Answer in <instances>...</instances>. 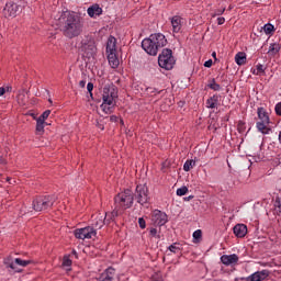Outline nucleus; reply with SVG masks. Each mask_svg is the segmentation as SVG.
<instances>
[{
    "mask_svg": "<svg viewBox=\"0 0 281 281\" xmlns=\"http://www.w3.org/2000/svg\"><path fill=\"white\" fill-rule=\"evenodd\" d=\"M85 22L80 15L68 13L61 18L60 32L66 38H76L82 34Z\"/></svg>",
    "mask_w": 281,
    "mask_h": 281,
    "instance_id": "f257e3e1",
    "label": "nucleus"
},
{
    "mask_svg": "<svg viewBox=\"0 0 281 281\" xmlns=\"http://www.w3.org/2000/svg\"><path fill=\"white\" fill-rule=\"evenodd\" d=\"M166 45H168V40H166V35L161 33L151 34L142 42L144 52L149 56H157L159 49H161V47H166Z\"/></svg>",
    "mask_w": 281,
    "mask_h": 281,
    "instance_id": "f03ea898",
    "label": "nucleus"
},
{
    "mask_svg": "<svg viewBox=\"0 0 281 281\" xmlns=\"http://www.w3.org/2000/svg\"><path fill=\"white\" fill-rule=\"evenodd\" d=\"M133 201H135V195L131 189H126L114 196L113 216H121L125 210L133 207Z\"/></svg>",
    "mask_w": 281,
    "mask_h": 281,
    "instance_id": "7ed1b4c3",
    "label": "nucleus"
},
{
    "mask_svg": "<svg viewBox=\"0 0 281 281\" xmlns=\"http://www.w3.org/2000/svg\"><path fill=\"white\" fill-rule=\"evenodd\" d=\"M102 104L101 109L103 113L106 115H110V113H113V109H115V100H117V89L115 87H104L103 88V94H102Z\"/></svg>",
    "mask_w": 281,
    "mask_h": 281,
    "instance_id": "20e7f679",
    "label": "nucleus"
},
{
    "mask_svg": "<svg viewBox=\"0 0 281 281\" xmlns=\"http://www.w3.org/2000/svg\"><path fill=\"white\" fill-rule=\"evenodd\" d=\"M58 201L56 195H42L33 200V210L35 212H47L54 207V203Z\"/></svg>",
    "mask_w": 281,
    "mask_h": 281,
    "instance_id": "39448f33",
    "label": "nucleus"
},
{
    "mask_svg": "<svg viewBox=\"0 0 281 281\" xmlns=\"http://www.w3.org/2000/svg\"><path fill=\"white\" fill-rule=\"evenodd\" d=\"M80 50L86 58H93L98 54V46L95 45V40L89 35L81 40Z\"/></svg>",
    "mask_w": 281,
    "mask_h": 281,
    "instance_id": "423d86ee",
    "label": "nucleus"
},
{
    "mask_svg": "<svg viewBox=\"0 0 281 281\" xmlns=\"http://www.w3.org/2000/svg\"><path fill=\"white\" fill-rule=\"evenodd\" d=\"M175 63H177V60H175V56H172V49L164 48L161 54L158 56L159 67L170 71V69L175 67Z\"/></svg>",
    "mask_w": 281,
    "mask_h": 281,
    "instance_id": "0eeeda50",
    "label": "nucleus"
},
{
    "mask_svg": "<svg viewBox=\"0 0 281 281\" xmlns=\"http://www.w3.org/2000/svg\"><path fill=\"white\" fill-rule=\"evenodd\" d=\"M21 12H23V7L12 1L7 2L2 10V14L5 19H14V16L21 14Z\"/></svg>",
    "mask_w": 281,
    "mask_h": 281,
    "instance_id": "6e6552de",
    "label": "nucleus"
},
{
    "mask_svg": "<svg viewBox=\"0 0 281 281\" xmlns=\"http://www.w3.org/2000/svg\"><path fill=\"white\" fill-rule=\"evenodd\" d=\"M134 196L139 205H146V203L150 201V196H148V187L146 184H138Z\"/></svg>",
    "mask_w": 281,
    "mask_h": 281,
    "instance_id": "1a4fd4ad",
    "label": "nucleus"
},
{
    "mask_svg": "<svg viewBox=\"0 0 281 281\" xmlns=\"http://www.w3.org/2000/svg\"><path fill=\"white\" fill-rule=\"evenodd\" d=\"M151 223L156 225V227H164V225L168 223V214L159 210H155L151 213Z\"/></svg>",
    "mask_w": 281,
    "mask_h": 281,
    "instance_id": "9d476101",
    "label": "nucleus"
},
{
    "mask_svg": "<svg viewBox=\"0 0 281 281\" xmlns=\"http://www.w3.org/2000/svg\"><path fill=\"white\" fill-rule=\"evenodd\" d=\"M75 237L78 238L79 240H85V239H89V238H93V236H95V231L93 229V227L88 226V227H83V228H77L74 232Z\"/></svg>",
    "mask_w": 281,
    "mask_h": 281,
    "instance_id": "9b49d317",
    "label": "nucleus"
},
{
    "mask_svg": "<svg viewBox=\"0 0 281 281\" xmlns=\"http://www.w3.org/2000/svg\"><path fill=\"white\" fill-rule=\"evenodd\" d=\"M267 278H269V270H261L250 274L245 280L246 281H263V280H267Z\"/></svg>",
    "mask_w": 281,
    "mask_h": 281,
    "instance_id": "f8f14e48",
    "label": "nucleus"
},
{
    "mask_svg": "<svg viewBox=\"0 0 281 281\" xmlns=\"http://www.w3.org/2000/svg\"><path fill=\"white\" fill-rule=\"evenodd\" d=\"M221 262H223L226 267H229V265H237L238 263V255H223L221 257Z\"/></svg>",
    "mask_w": 281,
    "mask_h": 281,
    "instance_id": "ddd939ff",
    "label": "nucleus"
},
{
    "mask_svg": "<svg viewBox=\"0 0 281 281\" xmlns=\"http://www.w3.org/2000/svg\"><path fill=\"white\" fill-rule=\"evenodd\" d=\"M115 53H117V40L111 35L106 42V54Z\"/></svg>",
    "mask_w": 281,
    "mask_h": 281,
    "instance_id": "4468645a",
    "label": "nucleus"
},
{
    "mask_svg": "<svg viewBox=\"0 0 281 281\" xmlns=\"http://www.w3.org/2000/svg\"><path fill=\"white\" fill-rule=\"evenodd\" d=\"M233 232L237 238H245L247 236V225L237 224L234 226Z\"/></svg>",
    "mask_w": 281,
    "mask_h": 281,
    "instance_id": "2eb2a0df",
    "label": "nucleus"
},
{
    "mask_svg": "<svg viewBox=\"0 0 281 281\" xmlns=\"http://www.w3.org/2000/svg\"><path fill=\"white\" fill-rule=\"evenodd\" d=\"M182 22H183V19L179 15H175L171 18L172 30L176 34L181 32Z\"/></svg>",
    "mask_w": 281,
    "mask_h": 281,
    "instance_id": "dca6fc26",
    "label": "nucleus"
},
{
    "mask_svg": "<svg viewBox=\"0 0 281 281\" xmlns=\"http://www.w3.org/2000/svg\"><path fill=\"white\" fill-rule=\"evenodd\" d=\"M102 14V9L100 4L95 3L88 8V15L91 19H95V16H100Z\"/></svg>",
    "mask_w": 281,
    "mask_h": 281,
    "instance_id": "f3484780",
    "label": "nucleus"
},
{
    "mask_svg": "<svg viewBox=\"0 0 281 281\" xmlns=\"http://www.w3.org/2000/svg\"><path fill=\"white\" fill-rule=\"evenodd\" d=\"M108 60L112 69H117V67H120V59L117 58V53H108Z\"/></svg>",
    "mask_w": 281,
    "mask_h": 281,
    "instance_id": "a211bd4d",
    "label": "nucleus"
},
{
    "mask_svg": "<svg viewBox=\"0 0 281 281\" xmlns=\"http://www.w3.org/2000/svg\"><path fill=\"white\" fill-rule=\"evenodd\" d=\"M257 115L260 122H265V124H270L269 113L265 108H258L257 109Z\"/></svg>",
    "mask_w": 281,
    "mask_h": 281,
    "instance_id": "6ab92c4d",
    "label": "nucleus"
},
{
    "mask_svg": "<svg viewBox=\"0 0 281 281\" xmlns=\"http://www.w3.org/2000/svg\"><path fill=\"white\" fill-rule=\"evenodd\" d=\"M218 94H214L213 97L209 98L206 100V109H216L218 106V100H220Z\"/></svg>",
    "mask_w": 281,
    "mask_h": 281,
    "instance_id": "aec40b11",
    "label": "nucleus"
},
{
    "mask_svg": "<svg viewBox=\"0 0 281 281\" xmlns=\"http://www.w3.org/2000/svg\"><path fill=\"white\" fill-rule=\"evenodd\" d=\"M235 63L239 66H243L247 63V54L239 52L235 56Z\"/></svg>",
    "mask_w": 281,
    "mask_h": 281,
    "instance_id": "412c9836",
    "label": "nucleus"
},
{
    "mask_svg": "<svg viewBox=\"0 0 281 281\" xmlns=\"http://www.w3.org/2000/svg\"><path fill=\"white\" fill-rule=\"evenodd\" d=\"M268 126L269 123H265V121L257 122V128L259 133H262L263 135H268V133L271 131L270 128H268Z\"/></svg>",
    "mask_w": 281,
    "mask_h": 281,
    "instance_id": "4be33fe9",
    "label": "nucleus"
},
{
    "mask_svg": "<svg viewBox=\"0 0 281 281\" xmlns=\"http://www.w3.org/2000/svg\"><path fill=\"white\" fill-rule=\"evenodd\" d=\"M103 279L104 280H110V281H115V269L110 267L105 270L103 273Z\"/></svg>",
    "mask_w": 281,
    "mask_h": 281,
    "instance_id": "5701e85b",
    "label": "nucleus"
},
{
    "mask_svg": "<svg viewBox=\"0 0 281 281\" xmlns=\"http://www.w3.org/2000/svg\"><path fill=\"white\" fill-rule=\"evenodd\" d=\"M18 104L20 106H25V103L27 102V97H25V90H20L16 95Z\"/></svg>",
    "mask_w": 281,
    "mask_h": 281,
    "instance_id": "b1692460",
    "label": "nucleus"
},
{
    "mask_svg": "<svg viewBox=\"0 0 281 281\" xmlns=\"http://www.w3.org/2000/svg\"><path fill=\"white\" fill-rule=\"evenodd\" d=\"M105 223L106 222L104 221V217L100 216L95 218V222L92 224V227H94L95 229H102Z\"/></svg>",
    "mask_w": 281,
    "mask_h": 281,
    "instance_id": "393cba45",
    "label": "nucleus"
},
{
    "mask_svg": "<svg viewBox=\"0 0 281 281\" xmlns=\"http://www.w3.org/2000/svg\"><path fill=\"white\" fill-rule=\"evenodd\" d=\"M194 166H196V161L192 159L187 160L183 165L184 172H190Z\"/></svg>",
    "mask_w": 281,
    "mask_h": 281,
    "instance_id": "a878e982",
    "label": "nucleus"
},
{
    "mask_svg": "<svg viewBox=\"0 0 281 281\" xmlns=\"http://www.w3.org/2000/svg\"><path fill=\"white\" fill-rule=\"evenodd\" d=\"M209 89H212V91H221V85L216 83V79L209 80L207 83Z\"/></svg>",
    "mask_w": 281,
    "mask_h": 281,
    "instance_id": "bb28decb",
    "label": "nucleus"
},
{
    "mask_svg": "<svg viewBox=\"0 0 281 281\" xmlns=\"http://www.w3.org/2000/svg\"><path fill=\"white\" fill-rule=\"evenodd\" d=\"M181 244L179 243H175L169 246V251H171V254H181Z\"/></svg>",
    "mask_w": 281,
    "mask_h": 281,
    "instance_id": "cd10ccee",
    "label": "nucleus"
},
{
    "mask_svg": "<svg viewBox=\"0 0 281 281\" xmlns=\"http://www.w3.org/2000/svg\"><path fill=\"white\" fill-rule=\"evenodd\" d=\"M36 133H45V122L37 119Z\"/></svg>",
    "mask_w": 281,
    "mask_h": 281,
    "instance_id": "c85d7f7f",
    "label": "nucleus"
},
{
    "mask_svg": "<svg viewBox=\"0 0 281 281\" xmlns=\"http://www.w3.org/2000/svg\"><path fill=\"white\" fill-rule=\"evenodd\" d=\"M15 265H19L20 267H27V265H32V260H23L21 258H16Z\"/></svg>",
    "mask_w": 281,
    "mask_h": 281,
    "instance_id": "c756f323",
    "label": "nucleus"
},
{
    "mask_svg": "<svg viewBox=\"0 0 281 281\" xmlns=\"http://www.w3.org/2000/svg\"><path fill=\"white\" fill-rule=\"evenodd\" d=\"M117 216L120 215H113V211L111 213H106L105 217H104V222L105 223H111V221H115V218H117Z\"/></svg>",
    "mask_w": 281,
    "mask_h": 281,
    "instance_id": "7c9ffc66",
    "label": "nucleus"
},
{
    "mask_svg": "<svg viewBox=\"0 0 281 281\" xmlns=\"http://www.w3.org/2000/svg\"><path fill=\"white\" fill-rule=\"evenodd\" d=\"M252 74L255 76H260L265 74V66L262 64L257 65V70H254Z\"/></svg>",
    "mask_w": 281,
    "mask_h": 281,
    "instance_id": "2f4dec72",
    "label": "nucleus"
},
{
    "mask_svg": "<svg viewBox=\"0 0 281 281\" xmlns=\"http://www.w3.org/2000/svg\"><path fill=\"white\" fill-rule=\"evenodd\" d=\"M273 30H274V26L272 25V24H265L263 25V32L266 33V34H271V32H273Z\"/></svg>",
    "mask_w": 281,
    "mask_h": 281,
    "instance_id": "473e14b6",
    "label": "nucleus"
},
{
    "mask_svg": "<svg viewBox=\"0 0 281 281\" xmlns=\"http://www.w3.org/2000/svg\"><path fill=\"white\" fill-rule=\"evenodd\" d=\"M50 114H52V111L46 110L44 113H42V115L37 120H41V122H45V120H47V117H49Z\"/></svg>",
    "mask_w": 281,
    "mask_h": 281,
    "instance_id": "72a5a7b5",
    "label": "nucleus"
},
{
    "mask_svg": "<svg viewBox=\"0 0 281 281\" xmlns=\"http://www.w3.org/2000/svg\"><path fill=\"white\" fill-rule=\"evenodd\" d=\"M178 196H186L188 194V187H182L177 190Z\"/></svg>",
    "mask_w": 281,
    "mask_h": 281,
    "instance_id": "f704fd0d",
    "label": "nucleus"
},
{
    "mask_svg": "<svg viewBox=\"0 0 281 281\" xmlns=\"http://www.w3.org/2000/svg\"><path fill=\"white\" fill-rule=\"evenodd\" d=\"M269 52H271L272 54H278V52H280V45L271 44L269 47Z\"/></svg>",
    "mask_w": 281,
    "mask_h": 281,
    "instance_id": "c9c22d12",
    "label": "nucleus"
},
{
    "mask_svg": "<svg viewBox=\"0 0 281 281\" xmlns=\"http://www.w3.org/2000/svg\"><path fill=\"white\" fill-rule=\"evenodd\" d=\"M149 236H151L153 238H161V236H159V234H157V228H150L149 229Z\"/></svg>",
    "mask_w": 281,
    "mask_h": 281,
    "instance_id": "e433bc0d",
    "label": "nucleus"
},
{
    "mask_svg": "<svg viewBox=\"0 0 281 281\" xmlns=\"http://www.w3.org/2000/svg\"><path fill=\"white\" fill-rule=\"evenodd\" d=\"M274 207L281 213V198L277 196L274 200Z\"/></svg>",
    "mask_w": 281,
    "mask_h": 281,
    "instance_id": "4c0bfd02",
    "label": "nucleus"
},
{
    "mask_svg": "<svg viewBox=\"0 0 281 281\" xmlns=\"http://www.w3.org/2000/svg\"><path fill=\"white\" fill-rule=\"evenodd\" d=\"M202 236H203V232H201V229H198V231H195V232L193 233V238H194L195 240L201 239Z\"/></svg>",
    "mask_w": 281,
    "mask_h": 281,
    "instance_id": "58836bf2",
    "label": "nucleus"
},
{
    "mask_svg": "<svg viewBox=\"0 0 281 281\" xmlns=\"http://www.w3.org/2000/svg\"><path fill=\"white\" fill-rule=\"evenodd\" d=\"M225 13V8L222 9H216L213 13V16H221L222 14Z\"/></svg>",
    "mask_w": 281,
    "mask_h": 281,
    "instance_id": "ea45409f",
    "label": "nucleus"
},
{
    "mask_svg": "<svg viewBox=\"0 0 281 281\" xmlns=\"http://www.w3.org/2000/svg\"><path fill=\"white\" fill-rule=\"evenodd\" d=\"M138 225L140 229H146V220L144 217L138 218Z\"/></svg>",
    "mask_w": 281,
    "mask_h": 281,
    "instance_id": "a19ab883",
    "label": "nucleus"
},
{
    "mask_svg": "<svg viewBox=\"0 0 281 281\" xmlns=\"http://www.w3.org/2000/svg\"><path fill=\"white\" fill-rule=\"evenodd\" d=\"M4 265L7 266V268H9V269H16V267L14 266V262H10V260L9 259H5L4 260Z\"/></svg>",
    "mask_w": 281,
    "mask_h": 281,
    "instance_id": "79ce46f5",
    "label": "nucleus"
},
{
    "mask_svg": "<svg viewBox=\"0 0 281 281\" xmlns=\"http://www.w3.org/2000/svg\"><path fill=\"white\" fill-rule=\"evenodd\" d=\"M87 90H88V93H90L91 98H93V82H88L87 85Z\"/></svg>",
    "mask_w": 281,
    "mask_h": 281,
    "instance_id": "37998d69",
    "label": "nucleus"
},
{
    "mask_svg": "<svg viewBox=\"0 0 281 281\" xmlns=\"http://www.w3.org/2000/svg\"><path fill=\"white\" fill-rule=\"evenodd\" d=\"M237 128H238L239 133H245V123H243V121H240L237 125Z\"/></svg>",
    "mask_w": 281,
    "mask_h": 281,
    "instance_id": "c03bdc74",
    "label": "nucleus"
},
{
    "mask_svg": "<svg viewBox=\"0 0 281 281\" xmlns=\"http://www.w3.org/2000/svg\"><path fill=\"white\" fill-rule=\"evenodd\" d=\"M274 111L278 115L281 116V102L277 103L274 106Z\"/></svg>",
    "mask_w": 281,
    "mask_h": 281,
    "instance_id": "a18cd8bd",
    "label": "nucleus"
},
{
    "mask_svg": "<svg viewBox=\"0 0 281 281\" xmlns=\"http://www.w3.org/2000/svg\"><path fill=\"white\" fill-rule=\"evenodd\" d=\"M63 266L64 267H71V260L70 259H64V261H63Z\"/></svg>",
    "mask_w": 281,
    "mask_h": 281,
    "instance_id": "49530a36",
    "label": "nucleus"
},
{
    "mask_svg": "<svg viewBox=\"0 0 281 281\" xmlns=\"http://www.w3.org/2000/svg\"><path fill=\"white\" fill-rule=\"evenodd\" d=\"M212 65H213L212 59H209V60H206V61L204 63V67H207V68L212 67Z\"/></svg>",
    "mask_w": 281,
    "mask_h": 281,
    "instance_id": "de8ad7c7",
    "label": "nucleus"
},
{
    "mask_svg": "<svg viewBox=\"0 0 281 281\" xmlns=\"http://www.w3.org/2000/svg\"><path fill=\"white\" fill-rule=\"evenodd\" d=\"M147 93H150V95H153V93H157V89H155V88H147Z\"/></svg>",
    "mask_w": 281,
    "mask_h": 281,
    "instance_id": "09e8293b",
    "label": "nucleus"
},
{
    "mask_svg": "<svg viewBox=\"0 0 281 281\" xmlns=\"http://www.w3.org/2000/svg\"><path fill=\"white\" fill-rule=\"evenodd\" d=\"M97 127H98L100 131H104V124L100 123V121H97Z\"/></svg>",
    "mask_w": 281,
    "mask_h": 281,
    "instance_id": "8fccbe9b",
    "label": "nucleus"
},
{
    "mask_svg": "<svg viewBox=\"0 0 281 281\" xmlns=\"http://www.w3.org/2000/svg\"><path fill=\"white\" fill-rule=\"evenodd\" d=\"M225 23V18H217V25H223Z\"/></svg>",
    "mask_w": 281,
    "mask_h": 281,
    "instance_id": "3c124183",
    "label": "nucleus"
},
{
    "mask_svg": "<svg viewBox=\"0 0 281 281\" xmlns=\"http://www.w3.org/2000/svg\"><path fill=\"white\" fill-rule=\"evenodd\" d=\"M86 86H87V81L81 80V81L79 82V87H80L81 89H85Z\"/></svg>",
    "mask_w": 281,
    "mask_h": 281,
    "instance_id": "603ef678",
    "label": "nucleus"
},
{
    "mask_svg": "<svg viewBox=\"0 0 281 281\" xmlns=\"http://www.w3.org/2000/svg\"><path fill=\"white\" fill-rule=\"evenodd\" d=\"M5 95V88H0V97Z\"/></svg>",
    "mask_w": 281,
    "mask_h": 281,
    "instance_id": "864d4df0",
    "label": "nucleus"
},
{
    "mask_svg": "<svg viewBox=\"0 0 281 281\" xmlns=\"http://www.w3.org/2000/svg\"><path fill=\"white\" fill-rule=\"evenodd\" d=\"M110 120H111L112 122H117V116L112 115V116H110Z\"/></svg>",
    "mask_w": 281,
    "mask_h": 281,
    "instance_id": "5fc2aeb1",
    "label": "nucleus"
},
{
    "mask_svg": "<svg viewBox=\"0 0 281 281\" xmlns=\"http://www.w3.org/2000/svg\"><path fill=\"white\" fill-rule=\"evenodd\" d=\"M192 199H194V195H189V196L184 198V201H192Z\"/></svg>",
    "mask_w": 281,
    "mask_h": 281,
    "instance_id": "6e6d98bb",
    "label": "nucleus"
},
{
    "mask_svg": "<svg viewBox=\"0 0 281 281\" xmlns=\"http://www.w3.org/2000/svg\"><path fill=\"white\" fill-rule=\"evenodd\" d=\"M0 164H5V159H3V156H0Z\"/></svg>",
    "mask_w": 281,
    "mask_h": 281,
    "instance_id": "4d7b16f0",
    "label": "nucleus"
},
{
    "mask_svg": "<svg viewBox=\"0 0 281 281\" xmlns=\"http://www.w3.org/2000/svg\"><path fill=\"white\" fill-rule=\"evenodd\" d=\"M213 58H216V52L212 53Z\"/></svg>",
    "mask_w": 281,
    "mask_h": 281,
    "instance_id": "13d9d810",
    "label": "nucleus"
},
{
    "mask_svg": "<svg viewBox=\"0 0 281 281\" xmlns=\"http://www.w3.org/2000/svg\"><path fill=\"white\" fill-rule=\"evenodd\" d=\"M7 91H12V87H8V88H7Z\"/></svg>",
    "mask_w": 281,
    "mask_h": 281,
    "instance_id": "bf43d9fd",
    "label": "nucleus"
},
{
    "mask_svg": "<svg viewBox=\"0 0 281 281\" xmlns=\"http://www.w3.org/2000/svg\"><path fill=\"white\" fill-rule=\"evenodd\" d=\"M16 273H21V270H15Z\"/></svg>",
    "mask_w": 281,
    "mask_h": 281,
    "instance_id": "052dcab7",
    "label": "nucleus"
},
{
    "mask_svg": "<svg viewBox=\"0 0 281 281\" xmlns=\"http://www.w3.org/2000/svg\"><path fill=\"white\" fill-rule=\"evenodd\" d=\"M48 102L52 104V99H49Z\"/></svg>",
    "mask_w": 281,
    "mask_h": 281,
    "instance_id": "680f3d73",
    "label": "nucleus"
},
{
    "mask_svg": "<svg viewBox=\"0 0 281 281\" xmlns=\"http://www.w3.org/2000/svg\"><path fill=\"white\" fill-rule=\"evenodd\" d=\"M121 124H124V121H123V120H121Z\"/></svg>",
    "mask_w": 281,
    "mask_h": 281,
    "instance_id": "e2e57ef3",
    "label": "nucleus"
},
{
    "mask_svg": "<svg viewBox=\"0 0 281 281\" xmlns=\"http://www.w3.org/2000/svg\"><path fill=\"white\" fill-rule=\"evenodd\" d=\"M7 181H10V178H7Z\"/></svg>",
    "mask_w": 281,
    "mask_h": 281,
    "instance_id": "0e129e2a",
    "label": "nucleus"
}]
</instances>
